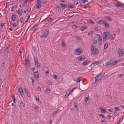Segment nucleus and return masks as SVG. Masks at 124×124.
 <instances>
[{
  "instance_id": "f257e3e1",
  "label": "nucleus",
  "mask_w": 124,
  "mask_h": 124,
  "mask_svg": "<svg viewBox=\"0 0 124 124\" xmlns=\"http://www.w3.org/2000/svg\"><path fill=\"white\" fill-rule=\"evenodd\" d=\"M93 43L92 44L93 45L94 44H97V42H98L99 45H101L102 42V39L101 36L100 35L97 34L96 36L93 38L92 40Z\"/></svg>"
},
{
  "instance_id": "f03ea898",
  "label": "nucleus",
  "mask_w": 124,
  "mask_h": 124,
  "mask_svg": "<svg viewBox=\"0 0 124 124\" xmlns=\"http://www.w3.org/2000/svg\"><path fill=\"white\" fill-rule=\"evenodd\" d=\"M105 74L104 72H101L100 74L98 75L97 76L95 77L94 78H93L92 81L93 80H94V82H93V83H95L97 81H99L103 77H104V75Z\"/></svg>"
},
{
  "instance_id": "7ed1b4c3",
  "label": "nucleus",
  "mask_w": 124,
  "mask_h": 124,
  "mask_svg": "<svg viewBox=\"0 0 124 124\" xmlns=\"http://www.w3.org/2000/svg\"><path fill=\"white\" fill-rule=\"evenodd\" d=\"M91 54L94 55L96 54H97L99 52L98 50L95 48L93 45H92L91 46Z\"/></svg>"
},
{
  "instance_id": "20e7f679",
  "label": "nucleus",
  "mask_w": 124,
  "mask_h": 124,
  "mask_svg": "<svg viewBox=\"0 0 124 124\" xmlns=\"http://www.w3.org/2000/svg\"><path fill=\"white\" fill-rule=\"evenodd\" d=\"M100 63V62H98L96 61L94 62L90 65L88 66V69L89 70H91L95 65L96 66L97 65L99 64Z\"/></svg>"
},
{
  "instance_id": "39448f33",
  "label": "nucleus",
  "mask_w": 124,
  "mask_h": 124,
  "mask_svg": "<svg viewBox=\"0 0 124 124\" xmlns=\"http://www.w3.org/2000/svg\"><path fill=\"white\" fill-rule=\"evenodd\" d=\"M49 32V30L47 29H46L44 31V34L41 35L40 36V37L41 38L43 37H46L48 36Z\"/></svg>"
},
{
  "instance_id": "423d86ee",
  "label": "nucleus",
  "mask_w": 124,
  "mask_h": 124,
  "mask_svg": "<svg viewBox=\"0 0 124 124\" xmlns=\"http://www.w3.org/2000/svg\"><path fill=\"white\" fill-rule=\"evenodd\" d=\"M103 37L105 38V40H107L109 39L110 34L109 32H105L104 33Z\"/></svg>"
},
{
  "instance_id": "0eeeda50",
  "label": "nucleus",
  "mask_w": 124,
  "mask_h": 124,
  "mask_svg": "<svg viewBox=\"0 0 124 124\" xmlns=\"http://www.w3.org/2000/svg\"><path fill=\"white\" fill-rule=\"evenodd\" d=\"M81 53V51L79 48H77L75 50V54L76 55H79Z\"/></svg>"
},
{
  "instance_id": "6e6552de",
  "label": "nucleus",
  "mask_w": 124,
  "mask_h": 124,
  "mask_svg": "<svg viewBox=\"0 0 124 124\" xmlns=\"http://www.w3.org/2000/svg\"><path fill=\"white\" fill-rule=\"evenodd\" d=\"M34 62L35 64L36 65L37 67H39L40 66V65L39 63L37 58L36 57H34Z\"/></svg>"
},
{
  "instance_id": "1a4fd4ad",
  "label": "nucleus",
  "mask_w": 124,
  "mask_h": 124,
  "mask_svg": "<svg viewBox=\"0 0 124 124\" xmlns=\"http://www.w3.org/2000/svg\"><path fill=\"white\" fill-rule=\"evenodd\" d=\"M117 51L119 55V56L120 57L122 56L124 54L123 51L121 50L120 48L118 49Z\"/></svg>"
},
{
  "instance_id": "9d476101",
  "label": "nucleus",
  "mask_w": 124,
  "mask_h": 124,
  "mask_svg": "<svg viewBox=\"0 0 124 124\" xmlns=\"http://www.w3.org/2000/svg\"><path fill=\"white\" fill-rule=\"evenodd\" d=\"M33 74L35 78L37 79L39 78V73L38 71L33 72Z\"/></svg>"
},
{
  "instance_id": "9b49d317",
  "label": "nucleus",
  "mask_w": 124,
  "mask_h": 124,
  "mask_svg": "<svg viewBox=\"0 0 124 124\" xmlns=\"http://www.w3.org/2000/svg\"><path fill=\"white\" fill-rule=\"evenodd\" d=\"M5 62H2L0 64V71L3 70L4 65Z\"/></svg>"
},
{
  "instance_id": "f8f14e48",
  "label": "nucleus",
  "mask_w": 124,
  "mask_h": 124,
  "mask_svg": "<svg viewBox=\"0 0 124 124\" xmlns=\"http://www.w3.org/2000/svg\"><path fill=\"white\" fill-rule=\"evenodd\" d=\"M116 37L115 35L114 34L111 35L110 34V38L111 40H114V38H115Z\"/></svg>"
},
{
  "instance_id": "ddd939ff",
  "label": "nucleus",
  "mask_w": 124,
  "mask_h": 124,
  "mask_svg": "<svg viewBox=\"0 0 124 124\" xmlns=\"http://www.w3.org/2000/svg\"><path fill=\"white\" fill-rule=\"evenodd\" d=\"M120 61V60H117L115 62H113L111 63H110V66H113L116 65L118 62H119Z\"/></svg>"
},
{
  "instance_id": "4468645a",
  "label": "nucleus",
  "mask_w": 124,
  "mask_h": 124,
  "mask_svg": "<svg viewBox=\"0 0 124 124\" xmlns=\"http://www.w3.org/2000/svg\"><path fill=\"white\" fill-rule=\"evenodd\" d=\"M25 63L27 65L29 64L30 61L28 57H27L25 59Z\"/></svg>"
},
{
  "instance_id": "2eb2a0df",
  "label": "nucleus",
  "mask_w": 124,
  "mask_h": 124,
  "mask_svg": "<svg viewBox=\"0 0 124 124\" xmlns=\"http://www.w3.org/2000/svg\"><path fill=\"white\" fill-rule=\"evenodd\" d=\"M18 92L19 93H20L21 95H23V90L20 87H18Z\"/></svg>"
},
{
  "instance_id": "dca6fc26",
  "label": "nucleus",
  "mask_w": 124,
  "mask_h": 124,
  "mask_svg": "<svg viewBox=\"0 0 124 124\" xmlns=\"http://www.w3.org/2000/svg\"><path fill=\"white\" fill-rule=\"evenodd\" d=\"M89 63V61L88 60H86L84 61L82 63V64L83 65H85Z\"/></svg>"
},
{
  "instance_id": "f3484780",
  "label": "nucleus",
  "mask_w": 124,
  "mask_h": 124,
  "mask_svg": "<svg viewBox=\"0 0 124 124\" xmlns=\"http://www.w3.org/2000/svg\"><path fill=\"white\" fill-rule=\"evenodd\" d=\"M44 70V71L47 74L49 73V70L47 68V67H45L43 68Z\"/></svg>"
},
{
  "instance_id": "a211bd4d",
  "label": "nucleus",
  "mask_w": 124,
  "mask_h": 124,
  "mask_svg": "<svg viewBox=\"0 0 124 124\" xmlns=\"http://www.w3.org/2000/svg\"><path fill=\"white\" fill-rule=\"evenodd\" d=\"M79 61H82L84 60L85 58L84 57H82V56L79 57L77 58Z\"/></svg>"
},
{
  "instance_id": "6ab92c4d",
  "label": "nucleus",
  "mask_w": 124,
  "mask_h": 124,
  "mask_svg": "<svg viewBox=\"0 0 124 124\" xmlns=\"http://www.w3.org/2000/svg\"><path fill=\"white\" fill-rule=\"evenodd\" d=\"M60 5L63 9H64L65 8L67 7V5H66V4L62 3H61Z\"/></svg>"
},
{
  "instance_id": "aec40b11",
  "label": "nucleus",
  "mask_w": 124,
  "mask_h": 124,
  "mask_svg": "<svg viewBox=\"0 0 124 124\" xmlns=\"http://www.w3.org/2000/svg\"><path fill=\"white\" fill-rule=\"evenodd\" d=\"M103 65L105 66H107L108 65H110V62H106L103 64Z\"/></svg>"
},
{
  "instance_id": "412c9836",
  "label": "nucleus",
  "mask_w": 124,
  "mask_h": 124,
  "mask_svg": "<svg viewBox=\"0 0 124 124\" xmlns=\"http://www.w3.org/2000/svg\"><path fill=\"white\" fill-rule=\"evenodd\" d=\"M51 90L50 89L48 88H46L45 90V93L46 94L47 93H49L50 92V91Z\"/></svg>"
},
{
  "instance_id": "4be33fe9",
  "label": "nucleus",
  "mask_w": 124,
  "mask_h": 124,
  "mask_svg": "<svg viewBox=\"0 0 124 124\" xmlns=\"http://www.w3.org/2000/svg\"><path fill=\"white\" fill-rule=\"evenodd\" d=\"M86 29V27L84 26L81 27L80 28V30L81 31H84Z\"/></svg>"
},
{
  "instance_id": "5701e85b",
  "label": "nucleus",
  "mask_w": 124,
  "mask_h": 124,
  "mask_svg": "<svg viewBox=\"0 0 124 124\" xmlns=\"http://www.w3.org/2000/svg\"><path fill=\"white\" fill-rule=\"evenodd\" d=\"M58 109L56 110L55 111H54L53 113L52 114V116L53 117H54L58 112Z\"/></svg>"
},
{
  "instance_id": "b1692460",
  "label": "nucleus",
  "mask_w": 124,
  "mask_h": 124,
  "mask_svg": "<svg viewBox=\"0 0 124 124\" xmlns=\"http://www.w3.org/2000/svg\"><path fill=\"white\" fill-rule=\"evenodd\" d=\"M105 22L104 21H103L101 20H99L98 21V23L100 24H104Z\"/></svg>"
},
{
  "instance_id": "393cba45",
  "label": "nucleus",
  "mask_w": 124,
  "mask_h": 124,
  "mask_svg": "<svg viewBox=\"0 0 124 124\" xmlns=\"http://www.w3.org/2000/svg\"><path fill=\"white\" fill-rule=\"evenodd\" d=\"M11 18L13 21H14L16 20V17L13 14L11 16Z\"/></svg>"
},
{
  "instance_id": "a878e982",
  "label": "nucleus",
  "mask_w": 124,
  "mask_h": 124,
  "mask_svg": "<svg viewBox=\"0 0 124 124\" xmlns=\"http://www.w3.org/2000/svg\"><path fill=\"white\" fill-rule=\"evenodd\" d=\"M115 6L117 7H120L121 8H123V7H124V6L122 5L119 3H117V5L116 6Z\"/></svg>"
},
{
  "instance_id": "bb28decb",
  "label": "nucleus",
  "mask_w": 124,
  "mask_h": 124,
  "mask_svg": "<svg viewBox=\"0 0 124 124\" xmlns=\"http://www.w3.org/2000/svg\"><path fill=\"white\" fill-rule=\"evenodd\" d=\"M17 7V6L14 5L11 8V11H13Z\"/></svg>"
},
{
  "instance_id": "cd10ccee",
  "label": "nucleus",
  "mask_w": 124,
  "mask_h": 124,
  "mask_svg": "<svg viewBox=\"0 0 124 124\" xmlns=\"http://www.w3.org/2000/svg\"><path fill=\"white\" fill-rule=\"evenodd\" d=\"M82 78L81 77H78L76 79V81L77 82H79Z\"/></svg>"
},
{
  "instance_id": "c85d7f7f",
  "label": "nucleus",
  "mask_w": 124,
  "mask_h": 124,
  "mask_svg": "<svg viewBox=\"0 0 124 124\" xmlns=\"http://www.w3.org/2000/svg\"><path fill=\"white\" fill-rule=\"evenodd\" d=\"M87 22L88 23H92V24H94V23L93 21L92 20H88L87 21Z\"/></svg>"
},
{
  "instance_id": "c756f323",
  "label": "nucleus",
  "mask_w": 124,
  "mask_h": 124,
  "mask_svg": "<svg viewBox=\"0 0 124 124\" xmlns=\"http://www.w3.org/2000/svg\"><path fill=\"white\" fill-rule=\"evenodd\" d=\"M104 26L105 27L107 28H108L109 27V24L106 22H105L104 24Z\"/></svg>"
},
{
  "instance_id": "7c9ffc66",
  "label": "nucleus",
  "mask_w": 124,
  "mask_h": 124,
  "mask_svg": "<svg viewBox=\"0 0 124 124\" xmlns=\"http://www.w3.org/2000/svg\"><path fill=\"white\" fill-rule=\"evenodd\" d=\"M20 21L21 22V23H22L23 25V24L24 23V21L23 20V17H22L20 18Z\"/></svg>"
},
{
  "instance_id": "2f4dec72",
  "label": "nucleus",
  "mask_w": 124,
  "mask_h": 124,
  "mask_svg": "<svg viewBox=\"0 0 124 124\" xmlns=\"http://www.w3.org/2000/svg\"><path fill=\"white\" fill-rule=\"evenodd\" d=\"M68 5L69 6L68 7V8H74L75 6L72 5L71 4H69Z\"/></svg>"
},
{
  "instance_id": "473e14b6",
  "label": "nucleus",
  "mask_w": 124,
  "mask_h": 124,
  "mask_svg": "<svg viewBox=\"0 0 124 124\" xmlns=\"http://www.w3.org/2000/svg\"><path fill=\"white\" fill-rule=\"evenodd\" d=\"M37 27V26L36 25H35L32 27L31 29L33 31H34L35 30Z\"/></svg>"
},
{
  "instance_id": "72a5a7b5",
  "label": "nucleus",
  "mask_w": 124,
  "mask_h": 124,
  "mask_svg": "<svg viewBox=\"0 0 124 124\" xmlns=\"http://www.w3.org/2000/svg\"><path fill=\"white\" fill-rule=\"evenodd\" d=\"M40 0H37V5H41Z\"/></svg>"
},
{
  "instance_id": "f704fd0d",
  "label": "nucleus",
  "mask_w": 124,
  "mask_h": 124,
  "mask_svg": "<svg viewBox=\"0 0 124 124\" xmlns=\"http://www.w3.org/2000/svg\"><path fill=\"white\" fill-rule=\"evenodd\" d=\"M101 112L102 113H104L106 112L105 109L104 108H101Z\"/></svg>"
},
{
  "instance_id": "c9c22d12",
  "label": "nucleus",
  "mask_w": 124,
  "mask_h": 124,
  "mask_svg": "<svg viewBox=\"0 0 124 124\" xmlns=\"http://www.w3.org/2000/svg\"><path fill=\"white\" fill-rule=\"evenodd\" d=\"M108 43H105L104 45V49L108 47Z\"/></svg>"
},
{
  "instance_id": "e433bc0d",
  "label": "nucleus",
  "mask_w": 124,
  "mask_h": 124,
  "mask_svg": "<svg viewBox=\"0 0 124 124\" xmlns=\"http://www.w3.org/2000/svg\"><path fill=\"white\" fill-rule=\"evenodd\" d=\"M37 6L36 7V8H40L41 7V5H36Z\"/></svg>"
},
{
  "instance_id": "4c0bfd02",
  "label": "nucleus",
  "mask_w": 124,
  "mask_h": 124,
  "mask_svg": "<svg viewBox=\"0 0 124 124\" xmlns=\"http://www.w3.org/2000/svg\"><path fill=\"white\" fill-rule=\"evenodd\" d=\"M10 45V44H9V45L6 48L5 50V51H8V50H7L9 48Z\"/></svg>"
},
{
  "instance_id": "58836bf2",
  "label": "nucleus",
  "mask_w": 124,
  "mask_h": 124,
  "mask_svg": "<svg viewBox=\"0 0 124 124\" xmlns=\"http://www.w3.org/2000/svg\"><path fill=\"white\" fill-rule=\"evenodd\" d=\"M106 18L108 20L110 21H111L112 20V19L111 18L109 17L108 16H106Z\"/></svg>"
},
{
  "instance_id": "ea45409f",
  "label": "nucleus",
  "mask_w": 124,
  "mask_h": 124,
  "mask_svg": "<svg viewBox=\"0 0 124 124\" xmlns=\"http://www.w3.org/2000/svg\"><path fill=\"white\" fill-rule=\"evenodd\" d=\"M32 49H33V50L34 51L35 53H36L37 52L36 51V48L35 47V46H33V47Z\"/></svg>"
},
{
  "instance_id": "a19ab883",
  "label": "nucleus",
  "mask_w": 124,
  "mask_h": 124,
  "mask_svg": "<svg viewBox=\"0 0 124 124\" xmlns=\"http://www.w3.org/2000/svg\"><path fill=\"white\" fill-rule=\"evenodd\" d=\"M22 11L20 10H18L17 12V13L19 15H20L22 14Z\"/></svg>"
},
{
  "instance_id": "79ce46f5",
  "label": "nucleus",
  "mask_w": 124,
  "mask_h": 124,
  "mask_svg": "<svg viewBox=\"0 0 124 124\" xmlns=\"http://www.w3.org/2000/svg\"><path fill=\"white\" fill-rule=\"evenodd\" d=\"M78 104L76 103H74V106L75 108H77L78 107Z\"/></svg>"
},
{
  "instance_id": "37998d69",
  "label": "nucleus",
  "mask_w": 124,
  "mask_h": 124,
  "mask_svg": "<svg viewBox=\"0 0 124 124\" xmlns=\"http://www.w3.org/2000/svg\"><path fill=\"white\" fill-rule=\"evenodd\" d=\"M124 75L123 74H121L118 75V76H119V78H121L123 77V76Z\"/></svg>"
},
{
  "instance_id": "c03bdc74",
  "label": "nucleus",
  "mask_w": 124,
  "mask_h": 124,
  "mask_svg": "<svg viewBox=\"0 0 124 124\" xmlns=\"http://www.w3.org/2000/svg\"><path fill=\"white\" fill-rule=\"evenodd\" d=\"M20 104L23 107H25V105L23 102H21L20 103Z\"/></svg>"
},
{
  "instance_id": "a18cd8bd",
  "label": "nucleus",
  "mask_w": 124,
  "mask_h": 124,
  "mask_svg": "<svg viewBox=\"0 0 124 124\" xmlns=\"http://www.w3.org/2000/svg\"><path fill=\"white\" fill-rule=\"evenodd\" d=\"M35 111L36 112L39 110V108L37 107H36L34 108Z\"/></svg>"
},
{
  "instance_id": "49530a36",
  "label": "nucleus",
  "mask_w": 124,
  "mask_h": 124,
  "mask_svg": "<svg viewBox=\"0 0 124 124\" xmlns=\"http://www.w3.org/2000/svg\"><path fill=\"white\" fill-rule=\"evenodd\" d=\"M38 90L39 91H41V88L39 86H38Z\"/></svg>"
},
{
  "instance_id": "de8ad7c7",
  "label": "nucleus",
  "mask_w": 124,
  "mask_h": 124,
  "mask_svg": "<svg viewBox=\"0 0 124 124\" xmlns=\"http://www.w3.org/2000/svg\"><path fill=\"white\" fill-rule=\"evenodd\" d=\"M116 31L118 33H119L120 32V30L119 28H117L116 29Z\"/></svg>"
},
{
  "instance_id": "09e8293b",
  "label": "nucleus",
  "mask_w": 124,
  "mask_h": 124,
  "mask_svg": "<svg viewBox=\"0 0 124 124\" xmlns=\"http://www.w3.org/2000/svg\"><path fill=\"white\" fill-rule=\"evenodd\" d=\"M47 83L49 85H51L52 83V82L50 80L48 81Z\"/></svg>"
},
{
  "instance_id": "8fccbe9b",
  "label": "nucleus",
  "mask_w": 124,
  "mask_h": 124,
  "mask_svg": "<svg viewBox=\"0 0 124 124\" xmlns=\"http://www.w3.org/2000/svg\"><path fill=\"white\" fill-rule=\"evenodd\" d=\"M4 25L5 23H0V26L1 27H2Z\"/></svg>"
},
{
  "instance_id": "3c124183",
  "label": "nucleus",
  "mask_w": 124,
  "mask_h": 124,
  "mask_svg": "<svg viewBox=\"0 0 124 124\" xmlns=\"http://www.w3.org/2000/svg\"><path fill=\"white\" fill-rule=\"evenodd\" d=\"M88 99L87 97H85V102H86L87 101H88Z\"/></svg>"
},
{
  "instance_id": "603ef678",
  "label": "nucleus",
  "mask_w": 124,
  "mask_h": 124,
  "mask_svg": "<svg viewBox=\"0 0 124 124\" xmlns=\"http://www.w3.org/2000/svg\"><path fill=\"white\" fill-rule=\"evenodd\" d=\"M92 34V32H89L88 33V35H91Z\"/></svg>"
},
{
  "instance_id": "864d4df0",
  "label": "nucleus",
  "mask_w": 124,
  "mask_h": 124,
  "mask_svg": "<svg viewBox=\"0 0 124 124\" xmlns=\"http://www.w3.org/2000/svg\"><path fill=\"white\" fill-rule=\"evenodd\" d=\"M81 1L84 3H85L87 1V0H81Z\"/></svg>"
},
{
  "instance_id": "5fc2aeb1",
  "label": "nucleus",
  "mask_w": 124,
  "mask_h": 124,
  "mask_svg": "<svg viewBox=\"0 0 124 124\" xmlns=\"http://www.w3.org/2000/svg\"><path fill=\"white\" fill-rule=\"evenodd\" d=\"M26 93V94L27 95V96L28 97H30V94L29 93H28V91L27 92H26V93Z\"/></svg>"
},
{
  "instance_id": "6e6d98bb",
  "label": "nucleus",
  "mask_w": 124,
  "mask_h": 124,
  "mask_svg": "<svg viewBox=\"0 0 124 124\" xmlns=\"http://www.w3.org/2000/svg\"><path fill=\"white\" fill-rule=\"evenodd\" d=\"M115 110L116 111H117L119 110V108L118 107H116L115 108Z\"/></svg>"
},
{
  "instance_id": "4d7b16f0",
  "label": "nucleus",
  "mask_w": 124,
  "mask_h": 124,
  "mask_svg": "<svg viewBox=\"0 0 124 124\" xmlns=\"http://www.w3.org/2000/svg\"><path fill=\"white\" fill-rule=\"evenodd\" d=\"M98 116H101L103 118H105V117L104 116H103V115H102L101 114H99V115H98Z\"/></svg>"
},
{
  "instance_id": "13d9d810",
  "label": "nucleus",
  "mask_w": 124,
  "mask_h": 124,
  "mask_svg": "<svg viewBox=\"0 0 124 124\" xmlns=\"http://www.w3.org/2000/svg\"><path fill=\"white\" fill-rule=\"evenodd\" d=\"M95 29L97 31H99V30L97 27L95 28Z\"/></svg>"
},
{
  "instance_id": "bf43d9fd",
  "label": "nucleus",
  "mask_w": 124,
  "mask_h": 124,
  "mask_svg": "<svg viewBox=\"0 0 124 124\" xmlns=\"http://www.w3.org/2000/svg\"><path fill=\"white\" fill-rule=\"evenodd\" d=\"M53 78L55 79H57L58 78L57 76L56 75H54Z\"/></svg>"
},
{
  "instance_id": "052dcab7",
  "label": "nucleus",
  "mask_w": 124,
  "mask_h": 124,
  "mask_svg": "<svg viewBox=\"0 0 124 124\" xmlns=\"http://www.w3.org/2000/svg\"><path fill=\"white\" fill-rule=\"evenodd\" d=\"M12 25L14 27H16V24L15 23H14Z\"/></svg>"
},
{
  "instance_id": "680f3d73",
  "label": "nucleus",
  "mask_w": 124,
  "mask_h": 124,
  "mask_svg": "<svg viewBox=\"0 0 124 124\" xmlns=\"http://www.w3.org/2000/svg\"><path fill=\"white\" fill-rule=\"evenodd\" d=\"M2 13L4 14L5 13L6 11L5 10H3L2 11Z\"/></svg>"
},
{
  "instance_id": "e2e57ef3",
  "label": "nucleus",
  "mask_w": 124,
  "mask_h": 124,
  "mask_svg": "<svg viewBox=\"0 0 124 124\" xmlns=\"http://www.w3.org/2000/svg\"><path fill=\"white\" fill-rule=\"evenodd\" d=\"M32 80V83L33 85V83L34 82V79L32 78H31Z\"/></svg>"
},
{
  "instance_id": "0e129e2a",
  "label": "nucleus",
  "mask_w": 124,
  "mask_h": 124,
  "mask_svg": "<svg viewBox=\"0 0 124 124\" xmlns=\"http://www.w3.org/2000/svg\"><path fill=\"white\" fill-rule=\"evenodd\" d=\"M36 100L37 101H39V98H37V97L35 98Z\"/></svg>"
},
{
  "instance_id": "69168bd1",
  "label": "nucleus",
  "mask_w": 124,
  "mask_h": 124,
  "mask_svg": "<svg viewBox=\"0 0 124 124\" xmlns=\"http://www.w3.org/2000/svg\"><path fill=\"white\" fill-rule=\"evenodd\" d=\"M122 121V120H121V119H120L119 120V122L118 123H117V124H119L120 123H121Z\"/></svg>"
},
{
  "instance_id": "338daca9",
  "label": "nucleus",
  "mask_w": 124,
  "mask_h": 124,
  "mask_svg": "<svg viewBox=\"0 0 124 124\" xmlns=\"http://www.w3.org/2000/svg\"><path fill=\"white\" fill-rule=\"evenodd\" d=\"M83 7L84 8H87V7H86L85 5H84L83 6Z\"/></svg>"
},
{
  "instance_id": "774afa93",
  "label": "nucleus",
  "mask_w": 124,
  "mask_h": 124,
  "mask_svg": "<svg viewBox=\"0 0 124 124\" xmlns=\"http://www.w3.org/2000/svg\"><path fill=\"white\" fill-rule=\"evenodd\" d=\"M62 45L63 46H65L64 43L63 42H62Z\"/></svg>"
}]
</instances>
